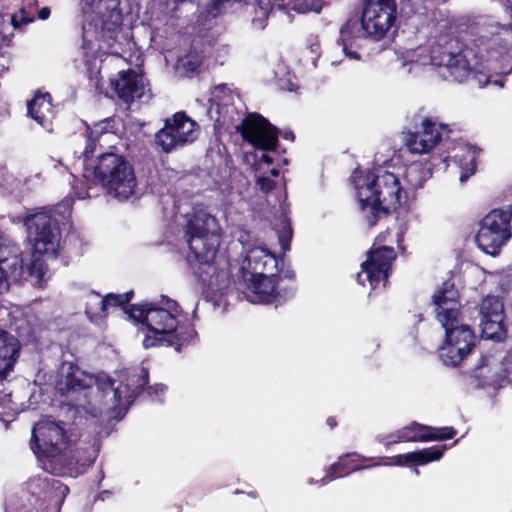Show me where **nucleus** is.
Returning <instances> with one entry per match:
<instances>
[{"mask_svg": "<svg viewBox=\"0 0 512 512\" xmlns=\"http://www.w3.org/2000/svg\"><path fill=\"white\" fill-rule=\"evenodd\" d=\"M279 243L283 249L286 251L289 249V243L292 237V230L290 228V223L287 218H283L281 220V229L277 231Z\"/></svg>", "mask_w": 512, "mask_h": 512, "instance_id": "obj_37", "label": "nucleus"}, {"mask_svg": "<svg viewBox=\"0 0 512 512\" xmlns=\"http://www.w3.org/2000/svg\"><path fill=\"white\" fill-rule=\"evenodd\" d=\"M25 275L22 253L10 240L0 237V293L19 283Z\"/></svg>", "mask_w": 512, "mask_h": 512, "instance_id": "obj_18", "label": "nucleus"}, {"mask_svg": "<svg viewBox=\"0 0 512 512\" xmlns=\"http://www.w3.org/2000/svg\"><path fill=\"white\" fill-rule=\"evenodd\" d=\"M327 423H328V425H329L331 428H333V427L336 425V422H335V420H334L333 418H329V419L327 420Z\"/></svg>", "mask_w": 512, "mask_h": 512, "instance_id": "obj_43", "label": "nucleus"}, {"mask_svg": "<svg viewBox=\"0 0 512 512\" xmlns=\"http://www.w3.org/2000/svg\"><path fill=\"white\" fill-rule=\"evenodd\" d=\"M181 65L187 72H194L198 67V63L190 59L182 60Z\"/></svg>", "mask_w": 512, "mask_h": 512, "instance_id": "obj_38", "label": "nucleus"}, {"mask_svg": "<svg viewBox=\"0 0 512 512\" xmlns=\"http://www.w3.org/2000/svg\"><path fill=\"white\" fill-rule=\"evenodd\" d=\"M444 448L439 446H432L418 451L409 452L406 454H399L391 458V461L377 462L373 466H408L410 464L425 465L432 461H437L442 458Z\"/></svg>", "mask_w": 512, "mask_h": 512, "instance_id": "obj_24", "label": "nucleus"}, {"mask_svg": "<svg viewBox=\"0 0 512 512\" xmlns=\"http://www.w3.org/2000/svg\"><path fill=\"white\" fill-rule=\"evenodd\" d=\"M503 26L495 21L484 22L477 31L472 46L461 43L457 38L441 39L433 46L430 53L424 47L408 50L402 56V67L410 65L407 73H411L419 66L433 65L441 68V76L447 80L458 83L478 71L482 61H506L512 58V48L508 49L501 44L497 37Z\"/></svg>", "mask_w": 512, "mask_h": 512, "instance_id": "obj_2", "label": "nucleus"}, {"mask_svg": "<svg viewBox=\"0 0 512 512\" xmlns=\"http://www.w3.org/2000/svg\"><path fill=\"white\" fill-rule=\"evenodd\" d=\"M34 6L29 4V6L22 7L19 13L14 14L11 17L12 24L15 28L20 27L22 24H28L34 21L35 14L33 12Z\"/></svg>", "mask_w": 512, "mask_h": 512, "instance_id": "obj_36", "label": "nucleus"}, {"mask_svg": "<svg viewBox=\"0 0 512 512\" xmlns=\"http://www.w3.org/2000/svg\"><path fill=\"white\" fill-rule=\"evenodd\" d=\"M120 312L141 325V331L145 333L142 344L146 349L166 345L175 346L180 351V346L196 336L195 330L186 323L179 304L168 297L133 305Z\"/></svg>", "mask_w": 512, "mask_h": 512, "instance_id": "obj_5", "label": "nucleus"}, {"mask_svg": "<svg viewBox=\"0 0 512 512\" xmlns=\"http://www.w3.org/2000/svg\"><path fill=\"white\" fill-rule=\"evenodd\" d=\"M413 472H414V474H415V475H417V476L420 474V472H419V470H418L417 468H414V469H413Z\"/></svg>", "mask_w": 512, "mask_h": 512, "instance_id": "obj_45", "label": "nucleus"}, {"mask_svg": "<svg viewBox=\"0 0 512 512\" xmlns=\"http://www.w3.org/2000/svg\"><path fill=\"white\" fill-rule=\"evenodd\" d=\"M50 15V9L48 7H43L38 12V18L41 20H45Z\"/></svg>", "mask_w": 512, "mask_h": 512, "instance_id": "obj_41", "label": "nucleus"}, {"mask_svg": "<svg viewBox=\"0 0 512 512\" xmlns=\"http://www.w3.org/2000/svg\"><path fill=\"white\" fill-rule=\"evenodd\" d=\"M397 6L394 0H367L364 4L361 24L357 19H349L340 29V39L336 43L339 50L349 59L359 60L357 49L366 34L376 40L382 39L396 21Z\"/></svg>", "mask_w": 512, "mask_h": 512, "instance_id": "obj_9", "label": "nucleus"}, {"mask_svg": "<svg viewBox=\"0 0 512 512\" xmlns=\"http://www.w3.org/2000/svg\"><path fill=\"white\" fill-rule=\"evenodd\" d=\"M197 124L184 113H176L165 121L164 127L156 133L155 142L164 152H170L197 138Z\"/></svg>", "mask_w": 512, "mask_h": 512, "instance_id": "obj_16", "label": "nucleus"}, {"mask_svg": "<svg viewBox=\"0 0 512 512\" xmlns=\"http://www.w3.org/2000/svg\"><path fill=\"white\" fill-rule=\"evenodd\" d=\"M237 240L244 257L241 262V278L251 293L252 303H270L277 296L278 259L267 247L258 243L251 232L240 229Z\"/></svg>", "mask_w": 512, "mask_h": 512, "instance_id": "obj_6", "label": "nucleus"}, {"mask_svg": "<svg viewBox=\"0 0 512 512\" xmlns=\"http://www.w3.org/2000/svg\"><path fill=\"white\" fill-rule=\"evenodd\" d=\"M358 456L356 453L346 454L344 456L339 457V460L333 463L329 469L327 470L326 475L320 480L322 485H325L328 481H332L341 476V472L356 471L363 469V467L357 466L353 464V461L350 459L352 457ZM368 466H364L367 468Z\"/></svg>", "mask_w": 512, "mask_h": 512, "instance_id": "obj_30", "label": "nucleus"}, {"mask_svg": "<svg viewBox=\"0 0 512 512\" xmlns=\"http://www.w3.org/2000/svg\"><path fill=\"white\" fill-rule=\"evenodd\" d=\"M189 247L187 256L189 262L196 261L200 268L207 266L209 270H215L213 261L220 243L219 234H185Z\"/></svg>", "mask_w": 512, "mask_h": 512, "instance_id": "obj_20", "label": "nucleus"}, {"mask_svg": "<svg viewBox=\"0 0 512 512\" xmlns=\"http://www.w3.org/2000/svg\"><path fill=\"white\" fill-rule=\"evenodd\" d=\"M428 177L429 171L418 164L410 165L404 175L406 184L413 189L421 188Z\"/></svg>", "mask_w": 512, "mask_h": 512, "instance_id": "obj_31", "label": "nucleus"}, {"mask_svg": "<svg viewBox=\"0 0 512 512\" xmlns=\"http://www.w3.org/2000/svg\"><path fill=\"white\" fill-rule=\"evenodd\" d=\"M456 430L452 427L432 428L416 422L391 433L382 439L386 447L400 442H426L433 440H447L455 436Z\"/></svg>", "mask_w": 512, "mask_h": 512, "instance_id": "obj_19", "label": "nucleus"}, {"mask_svg": "<svg viewBox=\"0 0 512 512\" xmlns=\"http://www.w3.org/2000/svg\"><path fill=\"white\" fill-rule=\"evenodd\" d=\"M512 206L493 209L480 222L476 243L486 254L496 256L509 241L511 233Z\"/></svg>", "mask_w": 512, "mask_h": 512, "instance_id": "obj_13", "label": "nucleus"}, {"mask_svg": "<svg viewBox=\"0 0 512 512\" xmlns=\"http://www.w3.org/2000/svg\"><path fill=\"white\" fill-rule=\"evenodd\" d=\"M340 63H341V61H340V60H336V59H335V60H332V65H338V64H340Z\"/></svg>", "mask_w": 512, "mask_h": 512, "instance_id": "obj_44", "label": "nucleus"}, {"mask_svg": "<svg viewBox=\"0 0 512 512\" xmlns=\"http://www.w3.org/2000/svg\"><path fill=\"white\" fill-rule=\"evenodd\" d=\"M242 137L256 150L253 164L256 185L262 192H269L274 188V181L270 178L279 175L274 159L270 152L278 143V130L259 114H249L239 126Z\"/></svg>", "mask_w": 512, "mask_h": 512, "instance_id": "obj_10", "label": "nucleus"}, {"mask_svg": "<svg viewBox=\"0 0 512 512\" xmlns=\"http://www.w3.org/2000/svg\"><path fill=\"white\" fill-rule=\"evenodd\" d=\"M284 138L285 139H289V140H293L294 135H293L292 132H287V133L284 134Z\"/></svg>", "mask_w": 512, "mask_h": 512, "instance_id": "obj_42", "label": "nucleus"}, {"mask_svg": "<svg viewBox=\"0 0 512 512\" xmlns=\"http://www.w3.org/2000/svg\"><path fill=\"white\" fill-rule=\"evenodd\" d=\"M323 1L324 0H289L288 3L284 2V7L291 5L292 9L298 13H308L311 11L319 13L322 9Z\"/></svg>", "mask_w": 512, "mask_h": 512, "instance_id": "obj_33", "label": "nucleus"}, {"mask_svg": "<svg viewBox=\"0 0 512 512\" xmlns=\"http://www.w3.org/2000/svg\"><path fill=\"white\" fill-rule=\"evenodd\" d=\"M165 390H166V386H164L163 384H156V385L148 388V394L151 396L153 394L158 396V395L163 394L165 392Z\"/></svg>", "mask_w": 512, "mask_h": 512, "instance_id": "obj_39", "label": "nucleus"}, {"mask_svg": "<svg viewBox=\"0 0 512 512\" xmlns=\"http://www.w3.org/2000/svg\"><path fill=\"white\" fill-rule=\"evenodd\" d=\"M413 131L405 134V145L412 154H429L440 143L450 139L452 130L436 118L416 114L413 117Z\"/></svg>", "mask_w": 512, "mask_h": 512, "instance_id": "obj_14", "label": "nucleus"}, {"mask_svg": "<svg viewBox=\"0 0 512 512\" xmlns=\"http://www.w3.org/2000/svg\"><path fill=\"white\" fill-rule=\"evenodd\" d=\"M132 292L124 293V294H107L104 297L103 306L106 308V313L109 308H118L130 301Z\"/></svg>", "mask_w": 512, "mask_h": 512, "instance_id": "obj_35", "label": "nucleus"}, {"mask_svg": "<svg viewBox=\"0 0 512 512\" xmlns=\"http://www.w3.org/2000/svg\"><path fill=\"white\" fill-rule=\"evenodd\" d=\"M352 180L360 208L370 227L401 206L406 192L399 178L388 171L355 169Z\"/></svg>", "mask_w": 512, "mask_h": 512, "instance_id": "obj_7", "label": "nucleus"}, {"mask_svg": "<svg viewBox=\"0 0 512 512\" xmlns=\"http://www.w3.org/2000/svg\"><path fill=\"white\" fill-rule=\"evenodd\" d=\"M232 97L231 90L224 84L216 86L211 92V101L217 106H227Z\"/></svg>", "mask_w": 512, "mask_h": 512, "instance_id": "obj_34", "label": "nucleus"}, {"mask_svg": "<svg viewBox=\"0 0 512 512\" xmlns=\"http://www.w3.org/2000/svg\"><path fill=\"white\" fill-rule=\"evenodd\" d=\"M199 277L214 295H222L229 285V273L226 269L209 270L207 266L199 268Z\"/></svg>", "mask_w": 512, "mask_h": 512, "instance_id": "obj_29", "label": "nucleus"}, {"mask_svg": "<svg viewBox=\"0 0 512 512\" xmlns=\"http://www.w3.org/2000/svg\"><path fill=\"white\" fill-rule=\"evenodd\" d=\"M25 225L34 249L31 263L25 267V274L41 281L47 271L42 256L45 254L55 256L59 247L60 232L57 227V220L53 217L51 211H41L27 217Z\"/></svg>", "mask_w": 512, "mask_h": 512, "instance_id": "obj_12", "label": "nucleus"}, {"mask_svg": "<svg viewBox=\"0 0 512 512\" xmlns=\"http://www.w3.org/2000/svg\"><path fill=\"white\" fill-rule=\"evenodd\" d=\"M448 156L445 158L451 159L454 163L458 164L461 173L459 181L463 184L468 178L475 173L476 169V151L473 146L463 142L450 139L446 144Z\"/></svg>", "mask_w": 512, "mask_h": 512, "instance_id": "obj_22", "label": "nucleus"}, {"mask_svg": "<svg viewBox=\"0 0 512 512\" xmlns=\"http://www.w3.org/2000/svg\"><path fill=\"white\" fill-rule=\"evenodd\" d=\"M115 138L112 118L101 120L88 128L86 144L82 152L84 157L82 177L87 182V189L76 191L80 199L92 197L89 190L92 189V184L97 183L101 184L107 194L119 201H126L135 194V173L131 164L122 155L101 152L95 161H89L95 152L105 146L110 147Z\"/></svg>", "mask_w": 512, "mask_h": 512, "instance_id": "obj_3", "label": "nucleus"}, {"mask_svg": "<svg viewBox=\"0 0 512 512\" xmlns=\"http://www.w3.org/2000/svg\"><path fill=\"white\" fill-rule=\"evenodd\" d=\"M474 373L483 386L501 388L507 384H512V352L507 353L495 365H493L490 358L483 359V364L477 367Z\"/></svg>", "mask_w": 512, "mask_h": 512, "instance_id": "obj_21", "label": "nucleus"}, {"mask_svg": "<svg viewBox=\"0 0 512 512\" xmlns=\"http://www.w3.org/2000/svg\"><path fill=\"white\" fill-rule=\"evenodd\" d=\"M395 258L396 254L392 247L372 248L367 253L366 261L361 264V271L356 275L357 282L363 286L368 282L371 290L377 289L380 285L384 287Z\"/></svg>", "mask_w": 512, "mask_h": 512, "instance_id": "obj_15", "label": "nucleus"}, {"mask_svg": "<svg viewBox=\"0 0 512 512\" xmlns=\"http://www.w3.org/2000/svg\"><path fill=\"white\" fill-rule=\"evenodd\" d=\"M18 340L4 330H0V380L12 370L18 357Z\"/></svg>", "mask_w": 512, "mask_h": 512, "instance_id": "obj_25", "label": "nucleus"}, {"mask_svg": "<svg viewBox=\"0 0 512 512\" xmlns=\"http://www.w3.org/2000/svg\"><path fill=\"white\" fill-rule=\"evenodd\" d=\"M43 488L46 490L45 493L49 494L54 504V512H57L60 504L68 493V487L63 485L58 480L52 479L51 482L46 478L33 479L29 483V489L33 494H37L36 489Z\"/></svg>", "mask_w": 512, "mask_h": 512, "instance_id": "obj_28", "label": "nucleus"}, {"mask_svg": "<svg viewBox=\"0 0 512 512\" xmlns=\"http://www.w3.org/2000/svg\"><path fill=\"white\" fill-rule=\"evenodd\" d=\"M28 114L42 127L50 130L53 110L48 93L37 94L27 104Z\"/></svg>", "mask_w": 512, "mask_h": 512, "instance_id": "obj_27", "label": "nucleus"}, {"mask_svg": "<svg viewBox=\"0 0 512 512\" xmlns=\"http://www.w3.org/2000/svg\"><path fill=\"white\" fill-rule=\"evenodd\" d=\"M111 86L126 103L144 96L146 89L143 76L132 70L119 72V78L112 80Z\"/></svg>", "mask_w": 512, "mask_h": 512, "instance_id": "obj_23", "label": "nucleus"}, {"mask_svg": "<svg viewBox=\"0 0 512 512\" xmlns=\"http://www.w3.org/2000/svg\"><path fill=\"white\" fill-rule=\"evenodd\" d=\"M30 445L45 470L52 474L64 473L68 464V435L62 424L48 419L38 421L32 429Z\"/></svg>", "mask_w": 512, "mask_h": 512, "instance_id": "obj_11", "label": "nucleus"}, {"mask_svg": "<svg viewBox=\"0 0 512 512\" xmlns=\"http://www.w3.org/2000/svg\"><path fill=\"white\" fill-rule=\"evenodd\" d=\"M62 208L64 209V213H67L68 215L70 214V203H69V201H66L65 203H62V204L56 206L53 209V213L54 214H60L62 212Z\"/></svg>", "mask_w": 512, "mask_h": 512, "instance_id": "obj_40", "label": "nucleus"}, {"mask_svg": "<svg viewBox=\"0 0 512 512\" xmlns=\"http://www.w3.org/2000/svg\"><path fill=\"white\" fill-rule=\"evenodd\" d=\"M219 230L214 216L204 208H196L187 222L185 234H219Z\"/></svg>", "mask_w": 512, "mask_h": 512, "instance_id": "obj_26", "label": "nucleus"}, {"mask_svg": "<svg viewBox=\"0 0 512 512\" xmlns=\"http://www.w3.org/2000/svg\"><path fill=\"white\" fill-rule=\"evenodd\" d=\"M104 297L102 298L98 293L91 292L87 296L85 313L94 321L98 317L106 315V308L103 306Z\"/></svg>", "mask_w": 512, "mask_h": 512, "instance_id": "obj_32", "label": "nucleus"}, {"mask_svg": "<svg viewBox=\"0 0 512 512\" xmlns=\"http://www.w3.org/2000/svg\"><path fill=\"white\" fill-rule=\"evenodd\" d=\"M479 317L481 335L484 339L501 342L506 338L504 304L498 297L488 295L482 300Z\"/></svg>", "mask_w": 512, "mask_h": 512, "instance_id": "obj_17", "label": "nucleus"}, {"mask_svg": "<svg viewBox=\"0 0 512 512\" xmlns=\"http://www.w3.org/2000/svg\"><path fill=\"white\" fill-rule=\"evenodd\" d=\"M120 0H79L84 62L99 72L104 55L120 56L122 14Z\"/></svg>", "mask_w": 512, "mask_h": 512, "instance_id": "obj_4", "label": "nucleus"}, {"mask_svg": "<svg viewBox=\"0 0 512 512\" xmlns=\"http://www.w3.org/2000/svg\"><path fill=\"white\" fill-rule=\"evenodd\" d=\"M148 381V370L140 367L122 372L119 384L110 377L93 375L72 362H63L58 371L56 390L66 396L67 405L80 416H101L105 410L130 405Z\"/></svg>", "mask_w": 512, "mask_h": 512, "instance_id": "obj_1", "label": "nucleus"}, {"mask_svg": "<svg viewBox=\"0 0 512 512\" xmlns=\"http://www.w3.org/2000/svg\"><path fill=\"white\" fill-rule=\"evenodd\" d=\"M432 299L436 318L445 330L439 356L445 365L457 366L475 347L476 335L470 326L460 322L458 292L452 284L445 283Z\"/></svg>", "mask_w": 512, "mask_h": 512, "instance_id": "obj_8", "label": "nucleus"}]
</instances>
